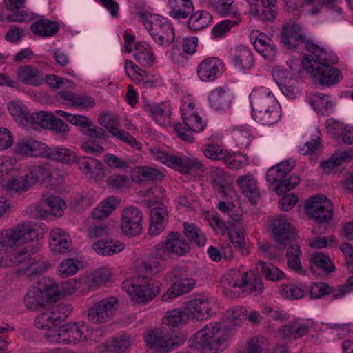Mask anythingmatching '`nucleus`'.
<instances>
[{
    "mask_svg": "<svg viewBox=\"0 0 353 353\" xmlns=\"http://www.w3.org/2000/svg\"><path fill=\"white\" fill-rule=\"evenodd\" d=\"M332 294L334 299H339L347 294L343 285L334 289L325 283H313L310 288V296L312 299H320L326 294Z\"/></svg>",
    "mask_w": 353,
    "mask_h": 353,
    "instance_id": "nucleus-39",
    "label": "nucleus"
},
{
    "mask_svg": "<svg viewBox=\"0 0 353 353\" xmlns=\"http://www.w3.org/2000/svg\"><path fill=\"white\" fill-rule=\"evenodd\" d=\"M305 213L319 223L329 221L333 216V205L330 200L323 194L308 199L304 206Z\"/></svg>",
    "mask_w": 353,
    "mask_h": 353,
    "instance_id": "nucleus-13",
    "label": "nucleus"
},
{
    "mask_svg": "<svg viewBox=\"0 0 353 353\" xmlns=\"http://www.w3.org/2000/svg\"><path fill=\"white\" fill-rule=\"evenodd\" d=\"M190 250L188 243L178 232H170L164 241L152 249L151 254L161 261H166L172 256H183Z\"/></svg>",
    "mask_w": 353,
    "mask_h": 353,
    "instance_id": "nucleus-10",
    "label": "nucleus"
},
{
    "mask_svg": "<svg viewBox=\"0 0 353 353\" xmlns=\"http://www.w3.org/2000/svg\"><path fill=\"white\" fill-rule=\"evenodd\" d=\"M83 276L84 285L91 290H96L111 280L112 272L110 268L101 267Z\"/></svg>",
    "mask_w": 353,
    "mask_h": 353,
    "instance_id": "nucleus-32",
    "label": "nucleus"
},
{
    "mask_svg": "<svg viewBox=\"0 0 353 353\" xmlns=\"http://www.w3.org/2000/svg\"><path fill=\"white\" fill-rule=\"evenodd\" d=\"M306 54L301 61L305 71L323 85H333L343 79V74L338 68L330 65L338 62L336 55L330 54L323 48L307 43Z\"/></svg>",
    "mask_w": 353,
    "mask_h": 353,
    "instance_id": "nucleus-1",
    "label": "nucleus"
},
{
    "mask_svg": "<svg viewBox=\"0 0 353 353\" xmlns=\"http://www.w3.org/2000/svg\"><path fill=\"white\" fill-rule=\"evenodd\" d=\"M232 97L229 89L218 87L211 90L208 95L210 106L216 111L223 110L229 108Z\"/></svg>",
    "mask_w": 353,
    "mask_h": 353,
    "instance_id": "nucleus-36",
    "label": "nucleus"
},
{
    "mask_svg": "<svg viewBox=\"0 0 353 353\" xmlns=\"http://www.w3.org/2000/svg\"><path fill=\"white\" fill-rule=\"evenodd\" d=\"M181 112L184 123L174 124V130L179 139L192 143L194 141L192 133L203 131L206 123L198 114L195 110V105L192 102L183 101Z\"/></svg>",
    "mask_w": 353,
    "mask_h": 353,
    "instance_id": "nucleus-6",
    "label": "nucleus"
},
{
    "mask_svg": "<svg viewBox=\"0 0 353 353\" xmlns=\"http://www.w3.org/2000/svg\"><path fill=\"white\" fill-rule=\"evenodd\" d=\"M228 235L233 245L239 250L242 254H248V248L245 241V236L242 229L236 225L227 228Z\"/></svg>",
    "mask_w": 353,
    "mask_h": 353,
    "instance_id": "nucleus-56",
    "label": "nucleus"
},
{
    "mask_svg": "<svg viewBox=\"0 0 353 353\" xmlns=\"http://www.w3.org/2000/svg\"><path fill=\"white\" fill-rule=\"evenodd\" d=\"M254 120L263 125H272L281 117V108L271 90L265 87L255 88L250 94Z\"/></svg>",
    "mask_w": 353,
    "mask_h": 353,
    "instance_id": "nucleus-3",
    "label": "nucleus"
},
{
    "mask_svg": "<svg viewBox=\"0 0 353 353\" xmlns=\"http://www.w3.org/2000/svg\"><path fill=\"white\" fill-rule=\"evenodd\" d=\"M50 236L49 247L53 254H64L72 250L70 236L65 230L59 228H53Z\"/></svg>",
    "mask_w": 353,
    "mask_h": 353,
    "instance_id": "nucleus-27",
    "label": "nucleus"
},
{
    "mask_svg": "<svg viewBox=\"0 0 353 353\" xmlns=\"http://www.w3.org/2000/svg\"><path fill=\"white\" fill-rule=\"evenodd\" d=\"M294 164V161L286 160L271 167L267 172V181L272 184L279 183L291 172Z\"/></svg>",
    "mask_w": 353,
    "mask_h": 353,
    "instance_id": "nucleus-45",
    "label": "nucleus"
},
{
    "mask_svg": "<svg viewBox=\"0 0 353 353\" xmlns=\"http://www.w3.org/2000/svg\"><path fill=\"white\" fill-rule=\"evenodd\" d=\"M146 110L158 125L167 127L171 124L172 113L170 103H152L147 105Z\"/></svg>",
    "mask_w": 353,
    "mask_h": 353,
    "instance_id": "nucleus-33",
    "label": "nucleus"
},
{
    "mask_svg": "<svg viewBox=\"0 0 353 353\" xmlns=\"http://www.w3.org/2000/svg\"><path fill=\"white\" fill-rule=\"evenodd\" d=\"M134 176L137 181L161 180L163 178V174L159 170L148 166L138 167L134 172Z\"/></svg>",
    "mask_w": 353,
    "mask_h": 353,
    "instance_id": "nucleus-61",
    "label": "nucleus"
},
{
    "mask_svg": "<svg viewBox=\"0 0 353 353\" xmlns=\"http://www.w3.org/2000/svg\"><path fill=\"white\" fill-rule=\"evenodd\" d=\"M44 157L61 162L65 164H72L77 161L76 153L69 148L57 146L49 148L46 145Z\"/></svg>",
    "mask_w": 353,
    "mask_h": 353,
    "instance_id": "nucleus-42",
    "label": "nucleus"
},
{
    "mask_svg": "<svg viewBox=\"0 0 353 353\" xmlns=\"http://www.w3.org/2000/svg\"><path fill=\"white\" fill-rule=\"evenodd\" d=\"M251 39H254V46L256 51L265 59L272 60L276 55V46L267 35L259 32L253 30L251 32Z\"/></svg>",
    "mask_w": 353,
    "mask_h": 353,
    "instance_id": "nucleus-30",
    "label": "nucleus"
},
{
    "mask_svg": "<svg viewBox=\"0 0 353 353\" xmlns=\"http://www.w3.org/2000/svg\"><path fill=\"white\" fill-rule=\"evenodd\" d=\"M144 341L149 350L160 353L168 352L182 343L176 341L166 327L147 331L144 335Z\"/></svg>",
    "mask_w": 353,
    "mask_h": 353,
    "instance_id": "nucleus-11",
    "label": "nucleus"
},
{
    "mask_svg": "<svg viewBox=\"0 0 353 353\" xmlns=\"http://www.w3.org/2000/svg\"><path fill=\"white\" fill-rule=\"evenodd\" d=\"M167 221L168 212L162 205L152 208L150 210L149 234L152 236L159 235L164 231Z\"/></svg>",
    "mask_w": 353,
    "mask_h": 353,
    "instance_id": "nucleus-31",
    "label": "nucleus"
},
{
    "mask_svg": "<svg viewBox=\"0 0 353 353\" xmlns=\"http://www.w3.org/2000/svg\"><path fill=\"white\" fill-rule=\"evenodd\" d=\"M202 151L205 157L214 161H224L228 155V151L216 143L204 145Z\"/></svg>",
    "mask_w": 353,
    "mask_h": 353,
    "instance_id": "nucleus-63",
    "label": "nucleus"
},
{
    "mask_svg": "<svg viewBox=\"0 0 353 353\" xmlns=\"http://www.w3.org/2000/svg\"><path fill=\"white\" fill-rule=\"evenodd\" d=\"M143 25L159 45L168 46L174 39V32L168 19L150 12L141 13Z\"/></svg>",
    "mask_w": 353,
    "mask_h": 353,
    "instance_id": "nucleus-8",
    "label": "nucleus"
},
{
    "mask_svg": "<svg viewBox=\"0 0 353 353\" xmlns=\"http://www.w3.org/2000/svg\"><path fill=\"white\" fill-rule=\"evenodd\" d=\"M43 287L44 285L42 283H38L28 291L24 300L28 308L36 310L46 303L42 293V290L44 289Z\"/></svg>",
    "mask_w": 353,
    "mask_h": 353,
    "instance_id": "nucleus-52",
    "label": "nucleus"
},
{
    "mask_svg": "<svg viewBox=\"0 0 353 353\" xmlns=\"http://www.w3.org/2000/svg\"><path fill=\"white\" fill-rule=\"evenodd\" d=\"M200 353H219L228 345V336L216 322H210L199 330L190 345Z\"/></svg>",
    "mask_w": 353,
    "mask_h": 353,
    "instance_id": "nucleus-5",
    "label": "nucleus"
},
{
    "mask_svg": "<svg viewBox=\"0 0 353 353\" xmlns=\"http://www.w3.org/2000/svg\"><path fill=\"white\" fill-rule=\"evenodd\" d=\"M224 63L217 57H208L202 60L197 66V75L203 82H212L223 72Z\"/></svg>",
    "mask_w": 353,
    "mask_h": 353,
    "instance_id": "nucleus-21",
    "label": "nucleus"
},
{
    "mask_svg": "<svg viewBox=\"0 0 353 353\" xmlns=\"http://www.w3.org/2000/svg\"><path fill=\"white\" fill-rule=\"evenodd\" d=\"M314 323L310 320L297 319L283 325L279 334L283 339L295 340L307 334L313 327Z\"/></svg>",
    "mask_w": 353,
    "mask_h": 353,
    "instance_id": "nucleus-23",
    "label": "nucleus"
},
{
    "mask_svg": "<svg viewBox=\"0 0 353 353\" xmlns=\"http://www.w3.org/2000/svg\"><path fill=\"white\" fill-rule=\"evenodd\" d=\"M307 290L305 286H297L292 284L281 285L279 288V292L285 299L295 300L303 297Z\"/></svg>",
    "mask_w": 353,
    "mask_h": 353,
    "instance_id": "nucleus-62",
    "label": "nucleus"
},
{
    "mask_svg": "<svg viewBox=\"0 0 353 353\" xmlns=\"http://www.w3.org/2000/svg\"><path fill=\"white\" fill-rule=\"evenodd\" d=\"M121 232L125 236H134L139 234L143 229V214L135 207H128L123 210L120 219Z\"/></svg>",
    "mask_w": 353,
    "mask_h": 353,
    "instance_id": "nucleus-17",
    "label": "nucleus"
},
{
    "mask_svg": "<svg viewBox=\"0 0 353 353\" xmlns=\"http://www.w3.org/2000/svg\"><path fill=\"white\" fill-rule=\"evenodd\" d=\"M149 151L152 157L161 163L182 173L203 172V166L196 158L182 157L176 154H168L158 147H151Z\"/></svg>",
    "mask_w": 353,
    "mask_h": 353,
    "instance_id": "nucleus-9",
    "label": "nucleus"
},
{
    "mask_svg": "<svg viewBox=\"0 0 353 353\" xmlns=\"http://www.w3.org/2000/svg\"><path fill=\"white\" fill-rule=\"evenodd\" d=\"M83 263L77 258L63 259L57 268V274L63 279L75 275L83 268Z\"/></svg>",
    "mask_w": 353,
    "mask_h": 353,
    "instance_id": "nucleus-49",
    "label": "nucleus"
},
{
    "mask_svg": "<svg viewBox=\"0 0 353 353\" xmlns=\"http://www.w3.org/2000/svg\"><path fill=\"white\" fill-rule=\"evenodd\" d=\"M190 319L187 310L174 309L165 313L162 319L165 325L175 328L185 325Z\"/></svg>",
    "mask_w": 353,
    "mask_h": 353,
    "instance_id": "nucleus-51",
    "label": "nucleus"
},
{
    "mask_svg": "<svg viewBox=\"0 0 353 353\" xmlns=\"http://www.w3.org/2000/svg\"><path fill=\"white\" fill-rule=\"evenodd\" d=\"M118 299L115 296L101 299L89 310V319L95 323L108 322L113 318L118 308Z\"/></svg>",
    "mask_w": 353,
    "mask_h": 353,
    "instance_id": "nucleus-16",
    "label": "nucleus"
},
{
    "mask_svg": "<svg viewBox=\"0 0 353 353\" xmlns=\"http://www.w3.org/2000/svg\"><path fill=\"white\" fill-rule=\"evenodd\" d=\"M133 57L140 65L151 67L156 62V56L152 46L145 41L135 43Z\"/></svg>",
    "mask_w": 353,
    "mask_h": 353,
    "instance_id": "nucleus-34",
    "label": "nucleus"
},
{
    "mask_svg": "<svg viewBox=\"0 0 353 353\" xmlns=\"http://www.w3.org/2000/svg\"><path fill=\"white\" fill-rule=\"evenodd\" d=\"M236 183L242 192L252 201L259 196L256 179L253 175L247 174L238 178Z\"/></svg>",
    "mask_w": 353,
    "mask_h": 353,
    "instance_id": "nucleus-44",
    "label": "nucleus"
},
{
    "mask_svg": "<svg viewBox=\"0 0 353 353\" xmlns=\"http://www.w3.org/2000/svg\"><path fill=\"white\" fill-rule=\"evenodd\" d=\"M310 268L311 271L316 274H319V270L325 272H332L334 270V265L330 257L320 252L311 254Z\"/></svg>",
    "mask_w": 353,
    "mask_h": 353,
    "instance_id": "nucleus-48",
    "label": "nucleus"
},
{
    "mask_svg": "<svg viewBox=\"0 0 353 353\" xmlns=\"http://www.w3.org/2000/svg\"><path fill=\"white\" fill-rule=\"evenodd\" d=\"M120 199L114 196L102 200L92 210L94 219L101 220L108 217L119 206Z\"/></svg>",
    "mask_w": 353,
    "mask_h": 353,
    "instance_id": "nucleus-43",
    "label": "nucleus"
},
{
    "mask_svg": "<svg viewBox=\"0 0 353 353\" xmlns=\"http://www.w3.org/2000/svg\"><path fill=\"white\" fill-rule=\"evenodd\" d=\"M2 188L7 192L17 194L26 192L31 188L25 175L21 178L10 177L5 180Z\"/></svg>",
    "mask_w": 353,
    "mask_h": 353,
    "instance_id": "nucleus-57",
    "label": "nucleus"
},
{
    "mask_svg": "<svg viewBox=\"0 0 353 353\" xmlns=\"http://www.w3.org/2000/svg\"><path fill=\"white\" fill-rule=\"evenodd\" d=\"M256 268L270 281L276 282L285 277L284 272L271 263L259 261L256 263Z\"/></svg>",
    "mask_w": 353,
    "mask_h": 353,
    "instance_id": "nucleus-58",
    "label": "nucleus"
},
{
    "mask_svg": "<svg viewBox=\"0 0 353 353\" xmlns=\"http://www.w3.org/2000/svg\"><path fill=\"white\" fill-rule=\"evenodd\" d=\"M169 15L174 19H185L193 11L191 0H168Z\"/></svg>",
    "mask_w": 353,
    "mask_h": 353,
    "instance_id": "nucleus-47",
    "label": "nucleus"
},
{
    "mask_svg": "<svg viewBox=\"0 0 353 353\" xmlns=\"http://www.w3.org/2000/svg\"><path fill=\"white\" fill-rule=\"evenodd\" d=\"M92 331L84 322L68 323L61 326V334L58 339L63 343H73L87 340Z\"/></svg>",
    "mask_w": 353,
    "mask_h": 353,
    "instance_id": "nucleus-20",
    "label": "nucleus"
},
{
    "mask_svg": "<svg viewBox=\"0 0 353 353\" xmlns=\"http://www.w3.org/2000/svg\"><path fill=\"white\" fill-rule=\"evenodd\" d=\"M309 103L316 112L323 115L328 114L332 110V103L330 97L323 93L312 94Z\"/></svg>",
    "mask_w": 353,
    "mask_h": 353,
    "instance_id": "nucleus-53",
    "label": "nucleus"
},
{
    "mask_svg": "<svg viewBox=\"0 0 353 353\" xmlns=\"http://www.w3.org/2000/svg\"><path fill=\"white\" fill-rule=\"evenodd\" d=\"M214 301L207 295H201L190 300L185 304L189 318L196 321L207 319L212 313Z\"/></svg>",
    "mask_w": 353,
    "mask_h": 353,
    "instance_id": "nucleus-18",
    "label": "nucleus"
},
{
    "mask_svg": "<svg viewBox=\"0 0 353 353\" xmlns=\"http://www.w3.org/2000/svg\"><path fill=\"white\" fill-rule=\"evenodd\" d=\"M170 276L173 279V283L163 294L161 299L163 301H169L186 294L195 286V280L189 276L186 269L183 267H174L170 272Z\"/></svg>",
    "mask_w": 353,
    "mask_h": 353,
    "instance_id": "nucleus-12",
    "label": "nucleus"
},
{
    "mask_svg": "<svg viewBox=\"0 0 353 353\" xmlns=\"http://www.w3.org/2000/svg\"><path fill=\"white\" fill-rule=\"evenodd\" d=\"M184 234L190 243L199 247L204 246L207 238L204 232L195 224L183 223Z\"/></svg>",
    "mask_w": 353,
    "mask_h": 353,
    "instance_id": "nucleus-55",
    "label": "nucleus"
},
{
    "mask_svg": "<svg viewBox=\"0 0 353 353\" xmlns=\"http://www.w3.org/2000/svg\"><path fill=\"white\" fill-rule=\"evenodd\" d=\"M230 59L234 68L239 71L251 70L254 65V55L249 47L240 45L230 50Z\"/></svg>",
    "mask_w": 353,
    "mask_h": 353,
    "instance_id": "nucleus-22",
    "label": "nucleus"
},
{
    "mask_svg": "<svg viewBox=\"0 0 353 353\" xmlns=\"http://www.w3.org/2000/svg\"><path fill=\"white\" fill-rule=\"evenodd\" d=\"M212 16L207 11H197L189 18L188 26L193 31H199L212 23Z\"/></svg>",
    "mask_w": 353,
    "mask_h": 353,
    "instance_id": "nucleus-54",
    "label": "nucleus"
},
{
    "mask_svg": "<svg viewBox=\"0 0 353 353\" xmlns=\"http://www.w3.org/2000/svg\"><path fill=\"white\" fill-rule=\"evenodd\" d=\"M321 133L318 128H314L311 135L310 140L299 148V152L302 155L315 154L321 151L322 144L321 141Z\"/></svg>",
    "mask_w": 353,
    "mask_h": 353,
    "instance_id": "nucleus-60",
    "label": "nucleus"
},
{
    "mask_svg": "<svg viewBox=\"0 0 353 353\" xmlns=\"http://www.w3.org/2000/svg\"><path fill=\"white\" fill-rule=\"evenodd\" d=\"M225 318L232 326H239L247 318V311L242 307H234L225 312Z\"/></svg>",
    "mask_w": 353,
    "mask_h": 353,
    "instance_id": "nucleus-64",
    "label": "nucleus"
},
{
    "mask_svg": "<svg viewBox=\"0 0 353 353\" xmlns=\"http://www.w3.org/2000/svg\"><path fill=\"white\" fill-rule=\"evenodd\" d=\"M305 41V30L301 25L289 23L283 28L281 41L288 48H296Z\"/></svg>",
    "mask_w": 353,
    "mask_h": 353,
    "instance_id": "nucleus-26",
    "label": "nucleus"
},
{
    "mask_svg": "<svg viewBox=\"0 0 353 353\" xmlns=\"http://www.w3.org/2000/svg\"><path fill=\"white\" fill-rule=\"evenodd\" d=\"M125 245L111 238L101 239L92 244L95 252L101 256H112L123 250Z\"/></svg>",
    "mask_w": 353,
    "mask_h": 353,
    "instance_id": "nucleus-41",
    "label": "nucleus"
},
{
    "mask_svg": "<svg viewBox=\"0 0 353 353\" xmlns=\"http://www.w3.org/2000/svg\"><path fill=\"white\" fill-rule=\"evenodd\" d=\"M46 148V145L41 141L32 139H23L17 143L14 152L25 157H44Z\"/></svg>",
    "mask_w": 353,
    "mask_h": 353,
    "instance_id": "nucleus-29",
    "label": "nucleus"
},
{
    "mask_svg": "<svg viewBox=\"0 0 353 353\" xmlns=\"http://www.w3.org/2000/svg\"><path fill=\"white\" fill-rule=\"evenodd\" d=\"M352 157L350 152L343 151L339 153H335L330 159L321 163V168L326 174L331 173L336 167L341 165L343 162L348 161Z\"/></svg>",
    "mask_w": 353,
    "mask_h": 353,
    "instance_id": "nucleus-59",
    "label": "nucleus"
},
{
    "mask_svg": "<svg viewBox=\"0 0 353 353\" xmlns=\"http://www.w3.org/2000/svg\"><path fill=\"white\" fill-rule=\"evenodd\" d=\"M198 39L196 37H190L182 39L180 41L183 52L174 46L172 50V60L177 63H182L187 60V54H193L196 50Z\"/></svg>",
    "mask_w": 353,
    "mask_h": 353,
    "instance_id": "nucleus-40",
    "label": "nucleus"
},
{
    "mask_svg": "<svg viewBox=\"0 0 353 353\" xmlns=\"http://www.w3.org/2000/svg\"><path fill=\"white\" fill-rule=\"evenodd\" d=\"M270 227L275 240L281 245H285L294 238L292 226L283 216L272 220Z\"/></svg>",
    "mask_w": 353,
    "mask_h": 353,
    "instance_id": "nucleus-25",
    "label": "nucleus"
},
{
    "mask_svg": "<svg viewBox=\"0 0 353 353\" xmlns=\"http://www.w3.org/2000/svg\"><path fill=\"white\" fill-rule=\"evenodd\" d=\"M161 286V283L157 281L136 285L129 279L124 281L121 285L123 291L137 303H145L152 300L159 293Z\"/></svg>",
    "mask_w": 353,
    "mask_h": 353,
    "instance_id": "nucleus-14",
    "label": "nucleus"
},
{
    "mask_svg": "<svg viewBox=\"0 0 353 353\" xmlns=\"http://www.w3.org/2000/svg\"><path fill=\"white\" fill-rule=\"evenodd\" d=\"M34 241V239L23 243L22 248L14 250L11 253L12 266L20 265L18 271L28 276L41 274L47 271L50 267L49 262L31 256L32 254L37 252L41 248V245L39 243H32Z\"/></svg>",
    "mask_w": 353,
    "mask_h": 353,
    "instance_id": "nucleus-4",
    "label": "nucleus"
},
{
    "mask_svg": "<svg viewBox=\"0 0 353 353\" xmlns=\"http://www.w3.org/2000/svg\"><path fill=\"white\" fill-rule=\"evenodd\" d=\"M221 282L224 293L231 298L243 293H260L263 289L261 278L254 272L240 268L230 270L223 275Z\"/></svg>",
    "mask_w": 353,
    "mask_h": 353,
    "instance_id": "nucleus-2",
    "label": "nucleus"
},
{
    "mask_svg": "<svg viewBox=\"0 0 353 353\" xmlns=\"http://www.w3.org/2000/svg\"><path fill=\"white\" fill-rule=\"evenodd\" d=\"M38 228L39 226L37 223L24 222L10 229L1 230L0 250L8 251L33 241L38 236Z\"/></svg>",
    "mask_w": 353,
    "mask_h": 353,
    "instance_id": "nucleus-7",
    "label": "nucleus"
},
{
    "mask_svg": "<svg viewBox=\"0 0 353 353\" xmlns=\"http://www.w3.org/2000/svg\"><path fill=\"white\" fill-rule=\"evenodd\" d=\"M213 9L223 17H240V13L234 0H210Z\"/></svg>",
    "mask_w": 353,
    "mask_h": 353,
    "instance_id": "nucleus-50",
    "label": "nucleus"
},
{
    "mask_svg": "<svg viewBox=\"0 0 353 353\" xmlns=\"http://www.w3.org/2000/svg\"><path fill=\"white\" fill-rule=\"evenodd\" d=\"M70 310V306L64 303L49 307L37 316L35 326L41 330L57 327L68 316Z\"/></svg>",
    "mask_w": 353,
    "mask_h": 353,
    "instance_id": "nucleus-15",
    "label": "nucleus"
},
{
    "mask_svg": "<svg viewBox=\"0 0 353 353\" xmlns=\"http://www.w3.org/2000/svg\"><path fill=\"white\" fill-rule=\"evenodd\" d=\"M134 339L130 334L121 333L100 344L98 349L101 352L123 353L130 349Z\"/></svg>",
    "mask_w": 353,
    "mask_h": 353,
    "instance_id": "nucleus-24",
    "label": "nucleus"
},
{
    "mask_svg": "<svg viewBox=\"0 0 353 353\" xmlns=\"http://www.w3.org/2000/svg\"><path fill=\"white\" fill-rule=\"evenodd\" d=\"M30 30L36 35L49 37L58 32L59 26L55 21L42 18L32 23L30 26Z\"/></svg>",
    "mask_w": 353,
    "mask_h": 353,
    "instance_id": "nucleus-46",
    "label": "nucleus"
},
{
    "mask_svg": "<svg viewBox=\"0 0 353 353\" xmlns=\"http://www.w3.org/2000/svg\"><path fill=\"white\" fill-rule=\"evenodd\" d=\"M25 176L30 188H32L39 181L50 180L52 177V172L48 164L32 165L26 168Z\"/></svg>",
    "mask_w": 353,
    "mask_h": 353,
    "instance_id": "nucleus-35",
    "label": "nucleus"
},
{
    "mask_svg": "<svg viewBox=\"0 0 353 353\" xmlns=\"http://www.w3.org/2000/svg\"><path fill=\"white\" fill-rule=\"evenodd\" d=\"M19 82L32 86H38L43 81V74L37 68L32 65H21L17 72Z\"/></svg>",
    "mask_w": 353,
    "mask_h": 353,
    "instance_id": "nucleus-38",
    "label": "nucleus"
},
{
    "mask_svg": "<svg viewBox=\"0 0 353 353\" xmlns=\"http://www.w3.org/2000/svg\"><path fill=\"white\" fill-rule=\"evenodd\" d=\"M210 176L212 185L215 190L225 196L230 194V192H232L231 188L232 181L224 169L219 167H212L210 170Z\"/></svg>",
    "mask_w": 353,
    "mask_h": 353,
    "instance_id": "nucleus-37",
    "label": "nucleus"
},
{
    "mask_svg": "<svg viewBox=\"0 0 353 353\" xmlns=\"http://www.w3.org/2000/svg\"><path fill=\"white\" fill-rule=\"evenodd\" d=\"M66 209L65 202L59 196L50 194L43 195L40 203L36 207V213L39 219H45L48 215L61 216Z\"/></svg>",
    "mask_w": 353,
    "mask_h": 353,
    "instance_id": "nucleus-19",
    "label": "nucleus"
},
{
    "mask_svg": "<svg viewBox=\"0 0 353 353\" xmlns=\"http://www.w3.org/2000/svg\"><path fill=\"white\" fill-rule=\"evenodd\" d=\"M76 162L79 168L88 178L98 181L105 174L103 164L96 159L90 157H80L77 158Z\"/></svg>",
    "mask_w": 353,
    "mask_h": 353,
    "instance_id": "nucleus-28",
    "label": "nucleus"
}]
</instances>
